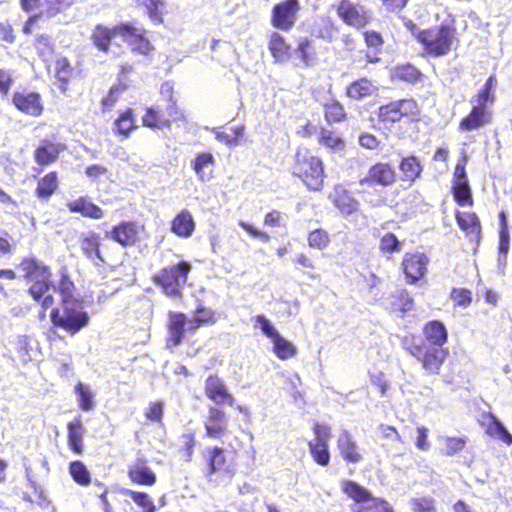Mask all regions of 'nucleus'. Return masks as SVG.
Returning a JSON list of instances; mask_svg holds the SVG:
<instances>
[{
    "mask_svg": "<svg viewBox=\"0 0 512 512\" xmlns=\"http://www.w3.org/2000/svg\"><path fill=\"white\" fill-rule=\"evenodd\" d=\"M68 471L73 481L78 485L85 487L91 483V473L82 461H71L68 465Z\"/></svg>",
    "mask_w": 512,
    "mask_h": 512,
    "instance_id": "8fccbe9b",
    "label": "nucleus"
},
{
    "mask_svg": "<svg viewBox=\"0 0 512 512\" xmlns=\"http://www.w3.org/2000/svg\"><path fill=\"white\" fill-rule=\"evenodd\" d=\"M244 126H233L227 131H216L215 137L218 141L224 143L227 146H235L239 144L242 137L244 136Z\"/></svg>",
    "mask_w": 512,
    "mask_h": 512,
    "instance_id": "13d9d810",
    "label": "nucleus"
},
{
    "mask_svg": "<svg viewBox=\"0 0 512 512\" xmlns=\"http://www.w3.org/2000/svg\"><path fill=\"white\" fill-rule=\"evenodd\" d=\"M451 193L455 203L461 207H472L474 198L469 182H452Z\"/></svg>",
    "mask_w": 512,
    "mask_h": 512,
    "instance_id": "a18cd8bd",
    "label": "nucleus"
},
{
    "mask_svg": "<svg viewBox=\"0 0 512 512\" xmlns=\"http://www.w3.org/2000/svg\"><path fill=\"white\" fill-rule=\"evenodd\" d=\"M74 391L78 396V406L81 410L90 411L94 408V394L87 385L78 382Z\"/></svg>",
    "mask_w": 512,
    "mask_h": 512,
    "instance_id": "4d7b16f0",
    "label": "nucleus"
},
{
    "mask_svg": "<svg viewBox=\"0 0 512 512\" xmlns=\"http://www.w3.org/2000/svg\"><path fill=\"white\" fill-rule=\"evenodd\" d=\"M130 481L136 485L153 486L157 477L153 470L149 467L148 461L144 457L137 458L127 470Z\"/></svg>",
    "mask_w": 512,
    "mask_h": 512,
    "instance_id": "a878e982",
    "label": "nucleus"
},
{
    "mask_svg": "<svg viewBox=\"0 0 512 512\" xmlns=\"http://www.w3.org/2000/svg\"><path fill=\"white\" fill-rule=\"evenodd\" d=\"M454 215L460 230L465 232L467 236H472L479 241L482 234V225L478 215L475 212L460 210H456Z\"/></svg>",
    "mask_w": 512,
    "mask_h": 512,
    "instance_id": "4c0bfd02",
    "label": "nucleus"
},
{
    "mask_svg": "<svg viewBox=\"0 0 512 512\" xmlns=\"http://www.w3.org/2000/svg\"><path fill=\"white\" fill-rule=\"evenodd\" d=\"M58 188V172L49 171L38 179L34 194L39 200L48 201L57 192Z\"/></svg>",
    "mask_w": 512,
    "mask_h": 512,
    "instance_id": "58836bf2",
    "label": "nucleus"
},
{
    "mask_svg": "<svg viewBox=\"0 0 512 512\" xmlns=\"http://www.w3.org/2000/svg\"><path fill=\"white\" fill-rule=\"evenodd\" d=\"M190 329H199L204 326H211L217 322V313L202 304L195 308V315L190 319Z\"/></svg>",
    "mask_w": 512,
    "mask_h": 512,
    "instance_id": "de8ad7c7",
    "label": "nucleus"
},
{
    "mask_svg": "<svg viewBox=\"0 0 512 512\" xmlns=\"http://www.w3.org/2000/svg\"><path fill=\"white\" fill-rule=\"evenodd\" d=\"M160 94L166 101L167 113L169 115H181L183 114L180 107L178 106L177 99L175 97L174 85L170 81L162 83L160 86Z\"/></svg>",
    "mask_w": 512,
    "mask_h": 512,
    "instance_id": "603ef678",
    "label": "nucleus"
},
{
    "mask_svg": "<svg viewBox=\"0 0 512 512\" xmlns=\"http://www.w3.org/2000/svg\"><path fill=\"white\" fill-rule=\"evenodd\" d=\"M342 492L355 504L371 503L370 508L380 509L382 512H394L388 502L379 497H374L371 492L353 480H345L341 485Z\"/></svg>",
    "mask_w": 512,
    "mask_h": 512,
    "instance_id": "2eb2a0df",
    "label": "nucleus"
},
{
    "mask_svg": "<svg viewBox=\"0 0 512 512\" xmlns=\"http://www.w3.org/2000/svg\"><path fill=\"white\" fill-rule=\"evenodd\" d=\"M81 253L95 266H113L116 257L113 247L105 244L100 233L89 230L79 236Z\"/></svg>",
    "mask_w": 512,
    "mask_h": 512,
    "instance_id": "9d476101",
    "label": "nucleus"
},
{
    "mask_svg": "<svg viewBox=\"0 0 512 512\" xmlns=\"http://www.w3.org/2000/svg\"><path fill=\"white\" fill-rule=\"evenodd\" d=\"M89 314L75 298H63L59 307L50 312L52 324L70 335H75L89 324Z\"/></svg>",
    "mask_w": 512,
    "mask_h": 512,
    "instance_id": "6e6552de",
    "label": "nucleus"
},
{
    "mask_svg": "<svg viewBox=\"0 0 512 512\" xmlns=\"http://www.w3.org/2000/svg\"><path fill=\"white\" fill-rule=\"evenodd\" d=\"M498 221H499V243H498V250L499 253L503 254L504 256L507 255L510 247V233H509V226L507 221V216L504 210H501L498 213Z\"/></svg>",
    "mask_w": 512,
    "mask_h": 512,
    "instance_id": "864d4df0",
    "label": "nucleus"
},
{
    "mask_svg": "<svg viewBox=\"0 0 512 512\" xmlns=\"http://www.w3.org/2000/svg\"><path fill=\"white\" fill-rule=\"evenodd\" d=\"M268 50L275 62H288L292 57V46L285 36L279 32H272L268 39Z\"/></svg>",
    "mask_w": 512,
    "mask_h": 512,
    "instance_id": "f704fd0d",
    "label": "nucleus"
},
{
    "mask_svg": "<svg viewBox=\"0 0 512 512\" xmlns=\"http://www.w3.org/2000/svg\"><path fill=\"white\" fill-rule=\"evenodd\" d=\"M80 73L81 71L77 70L66 56H60L54 62V76L58 82V87L63 92L68 89L71 80Z\"/></svg>",
    "mask_w": 512,
    "mask_h": 512,
    "instance_id": "72a5a7b5",
    "label": "nucleus"
},
{
    "mask_svg": "<svg viewBox=\"0 0 512 512\" xmlns=\"http://www.w3.org/2000/svg\"><path fill=\"white\" fill-rule=\"evenodd\" d=\"M290 173L299 179L307 190L320 192L324 189L327 177L323 159L310 148L299 146L292 157Z\"/></svg>",
    "mask_w": 512,
    "mask_h": 512,
    "instance_id": "f03ea898",
    "label": "nucleus"
},
{
    "mask_svg": "<svg viewBox=\"0 0 512 512\" xmlns=\"http://www.w3.org/2000/svg\"><path fill=\"white\" fill-rule=\"evenodd\" d=\"M205 396L216 405L223 404L233 406L235 398L230 392L223 378L213 373L207 376L204 382Z\"/></svg>",
    "mask_w": 512,
    "mask_h": 512,
    "instance_id": "aec40b11",
    "label": "nucleus"
},
{
    "mask_svg": "<svg viewBox=\"0 0 512 512\" xmlns=\"http://www.w3.org/2000/svg\"><path fill=\"white\" fill-rule=\"evenodd\" d=\"M75 289L74 283L66 268L60 271V279L58 282V290L63 298H73L72 294Z\"/></svg>",
    "mask_w": 512,
    "mask_h": 512,
    "instance_id": "774afa93",
    "label": "nucleus"
},
{
    "mask_svg": "<svg viewBox=\"0 0 512 512\" xmlns=\"http://www.w3.org/2000/svg\"><path fill=\"white\" fill-rule=\"evenodd\" d=\"M125 493L132 499V501L138 507H140L142 509V512H155L156 511L154 502L148 493L143 492V491H134V490H127Z\"/></svg>",
    "mask_w": 512,
    "mask_h": 512,
    "instance_id": "e2e57ef3",
    "label": "nucleus"
},
{
    "mask_svg": "<svg viewBox=\"0 0 512 512\" xmlns=\"http://www.w3.org/2000/svg\"><path fill=\"white\" fill-rule=\"evenodd\" d=\"M295 53L305 67L313 66L319 55L314 40L309 37H300L296 41Z\"/></svg>",
    "mask_w": 512,
    "mask_h": 512,
    "instance_id": "a19ab883",
    "label": "nucleus"
},
{
    "mask_svg": "<svg viewBox=\"0 0 512 512\" xmlns=\"http://www.w3.org/2000/svg\"><path fill=\"white\" fill-rule=\"evenodd\" d=\"M255 321L260 325L263 334L273 341V352L277 358L287 360L297 354L296 347L283 338L264 315H257Z\"/></svg>",
    "mask_w": 512,
    "mask_h": 512,
    "instance_id": "f3484780",
    "label": "nucleus"
},
{
    "mask_svg": "<svg viewBox=\"0 0 512 512\" xmlns=\"http://www.w3.org/2000/svg\"><path fill=\"white\" fill-rule=\"evenodd\" d=\"M66 145L44 138L39 141L33 151V159L41 167H47L57 162Z\"/></svg>",
    "mask_w": 512,
    "mask_h": 512,
    "instance_id": "5701e85b",
    "label": "nucleus"
},
{
    "mask_svg": "<svg viewBox=\"0 0 512 512\" xmlns=\"http://www.w3.org/2000/svg\"><path fill=\"white\" fill-rule=\"evenodd\" d=\"M127 88L124 83H117L110 87L107 94L101 100V109L103 112L111 110L119 101L120 95Z\"/></svg>",
    "mask_w": 512,
    "mask_h": 512,
    "instance_id": "680f3d73",
    "label": "nucleus"
},
{
    "mask_svg": "<svg viewBox=\"0 0 512 512\" xmlns=\"http://www.w3.org/2000/svg\"><path fill=\"white\" fill-rule=\"evenodd\" d=\"M402 249L401 242L393 232L385 233L379 241V251L385 255H392L400 252Z\"/></svg>",
    "mask_w": 512,
    "mask_h": 512,
    "instance_id": "052dcab7",
    "label": "nucleus"
},
{
    "mask_svg": "<svg viewBox=\"0 0 512 512\" xmlns=\"http://www.w3.org/2000/svg\"><path fill=\"white\" fill-rule=\"evenodd\" d=\"M375 115L378 125L389 129L397 123L410 124L419 121L421 106L414 97H405L381 104Z\"/></svg>",
    "mask_w": 512,
    "mask_h": 512,
    "instance_id": "39448f33",
    "label": "nucleus"
},
{
    "mask_svg": "<svg viewBox=\"0 0 512 512\" xmlns=\"http://www.w3.org/2000/svg\"><path fill=\"white\" fill-rule=\"evenodd\" d=\"M496 77L491 75L484 85L472 96L469 112L459 121L458 129L462 132L479 130L492 122L491 108L496 102Z\"/></svg>",
    "mask_w": 512,
    "mask_h": 512,
    "instance_id": "7ed1b4c3",
    "label": "nucleus"
},
{
    "mask_svg": "<svg viewBox=\"0 0 512 512\" xmlns=\"http://www.w3.org/2000/svg\"><path fill=\"white\" fill-rule=\"evenodd\" d=\"M205 436L209 439L220 440L229 431V420L224 409L217 405L208 407V414L203 421Z\"/></svg>",
    "mask_w": 512,
    "mask_h": 512,
    "instance_id": "a211bd4d",
    "label": "nucleus"
},
{
    "mask_svg": "<svg viewBox=\"0 0 512 512\" xmlns=\"http://www.w3.org/2000/svg\"><path fill=\"white\" fill-rule=\"evenodd\" d=\"M334 9L344 24L356 29L364 28L372 21L371 11L352 0H339Z\"/></svg>",
    "mask_w": 512,
    "mask_h": 512,
    "instance_id": "f8f14e48",
    "label": "nucleus"
},
{
    "mask_svg": "<svg viewBox=\"0 0 512 512\" xmlns=\"http://www.w3.org/2000/svg\"><path fill=\"white\" fill-rule=\"evenodd\" d=\"M328 199L344 215H351L359 211L360 204L358 200L342 185H335Z\"/></svg>",
    "mask_w": 512,
    "mask_h": 512,
    "instance_id": "393cba45",
    "label": "nucleus"
},
{
    "mask_svg": "<svg viewBox=\"0 0 512 512\" xmlns=\"http://www.w3.org/2000/svg\"><path fill=\"white\" fill-rule=\"evenodd\" d=\"M478 423L489 437L501 441L507 446L512 445V434L492 412H483Z\"/></svg>",
    "mask_w": 512,
    "mask_h": 512,
    "instance_id": "b1692460",
    "label": "nucleus"
},
{
    "mask_svg": "<svg viewBox=\"0 0 512 512\" xmlns=\"http://www.w3.org/2000/svg\"><path fill=\"white\" fill-rule=\"evenodd\" d=\"M404 349L413 356L427 375H439L449 355L447 348L428 347L415 334L402 339Z\"/></svg>",
    "mask_w": 512,
    "mask_h": 512,
    "instance_id": "0eeeda50",
    "label": "nucleus"
},
{
    "mask_svg": "<svg viewBox=\"0 0 512 512\" xmlns=\"http://www.w3.org/2000/svg\"><path fill=\"white\" fill-rule=\"evenodd\" d=\"M398 168L401 172V181L409 185L420 179L424 170L420 159L413 154L402 157L399 160Z\"/></svg>",
    "mask_w": 512,
    "mask_h": 512,
    "instance_id": "473e14b6",
    "label": "nucleus"
},
{
    "mask_svg": "<svg viewBox=\"0 0 512 512\" xmlns=\"http://www.w3.org/2000/svg\"><path fill=\"white\" fill-rule=\"evenodd\" d=\"M118 36L117 25L109 27L104 24H96L91 32L90 41L95 49L102 53H109L113 39Z\"/></svg>",
    "mask_w": 512,
    "mask_h": 512,
    "instance_id": "7c9ffc66",
    "label": "nucleus"
},
{
    "mask_svg": "<svg viewBox=\"0 0 512 512\" xmlns=\"http://www.w3.org/2000/svg\"><path fill=\"white\" fill-rule=\"evenodd\" d=\"M12 104L18 111L32 117H39L44 111L42 97L36 91L23 90L14 92Z\"/></svg>",
    "mask_w": 512,
    "mask_h": 512,
    "instance_id": "412c9836",
    "label": "nucleus"
},
{
    "mask_svg": "<svg viewBox=\"0 0 512 512\" xmlns=\"http://www.w3.org/2000/svg\"><path fill=\"white\" fill-rule=\"evenodd\" d=\"M429 264V258L422 252H407L404 254L401 267L408 284H416L421 280Z\"/></svg>",
    "mask_w": 512,
    "mask_h": 512,
    "instance_id": "6ab92c4d",
    "label": "nucleus"
},
{
    "mask_svg": "<svg viewBox=\"0 0 512 512\" xmlns=\"http://www.w3.org/2000/svg\"><path fill=\"white\" fill-rule=\"evenodd\" d=\"M34 47L40 57H44L46 54L51 55L55 50L52 37L46 33L38 34L35 37Z\"/></svg>",
    "mask_w": 512,
    "mask_h": 512,
    "instance_id": "338daca9",
    "label": "nucleus"
},
{
    "mask_svg": "<svg viewBox=\"0 0 512 512\" xmlns=\"http://www.w3.org/2000/svg\"><path fill=\"white\" fill-rule=\"evenodd\" d=\"M137 129L136 114L130 107L121 110L113 122V133L121 140L130 138Z\"/></svg>",
    "mask_w": 512,
    "mask_h": 512,
    "instance_id": "c756f323",
    "label": "nucleus"
},
{
    "mask_svg": "<svg viewBox=\"0 0 512 512\" xmlns=\"http://www.w3.org/2000/svg\"><path fill=\"white\" fill-rule=\"evenodd\" d=\"M307 242L312 249L324 250L329 246L331 238L325 229L316 228L308 233Z\"/></svg>",
    "mask_w": 512,
    "mask_h": 512,
    "instance_id": "6e6d98bb",
    "label": "nucleus"
},
{
    "mask_svg": "<svg viewBox=\"0 0 512 512\" xmlns=\"http://www.w3.org/2000/svg\"><path fill=\"white\" fill-rule=\"evenodd\" d=\"M237 450L230 445L225 449L219 445L206 447L202 452L203 473L207 478L215 475L234 476L235 463L234 456Z\"/></svg>",
    "mask_w": 512,
    "mask_h": 512,
    "instance_id": "1a4fd4ad",
    "label": "nucleus"
},
{
    "mask_svg": "<svg viewBox=\"0 0 512 512\" xmlns=\"http://www.w3.org/2000/svg\"><path fill=\"white\" fill-rule=\"evenodd\" d=\"M191 271V262L180 260L163 266L152 275L151 279L164 295L172 299H181Z\"/></svg>",
    "mask_w": 512,
    "mask_h": 512,
    "instance_id": "423d86ee",
    "label": "nucleus"
},
{
    "mask_svg": "<svg viewBox=\"0 0 512 512\" xmlns=\"http://www.w3.org/2000/svg\"><path fill=\"white\" fill-rule=\"evenodd\" d=\"M215 157L210 152H203L199 153L195 156V158L192 161V168L196 175L203 179L204 175V168L205 167H213L215 165Z\"/></svg>",
    "mask_w": 512,
    "mask_h": 512,
    "instance_id": "0e129e2a",
    "label": "nucleus"
},
{
    "mask_svg": "<svg viewBox=\"0 0 512 512\" xmlns=\"http://www.w3.org/2000/svg\"><path fill=\"white\" fill-rule=\"evenodd\" d=\"M139 32L140 33H138L137 36L129 40L127 44L131 48L132 52L144 56H150L154 52L155 47L148 38V31L144 28L142 31Z\"/></svg>",
    "mask_w": 512,
    "mask_h": 512,
    "instance_id": "09e8293b",
    "label": "nucleus"
},
{
    "mask_svg": "<svg viewBox=\"0 0 512 512\" xmlns=\"http://www.w3.org/2000/svg\"><path fill=\"white\" fill-rule=\"evenodd\" d=\"M422 333L425 344H429L428 347L443 348L448 342L449 333L445 324L440 320L427 321L422 327Z\"/></svg>",
    "mask_w": 512,
    "mask_h": 512,
    "instance_id": "bb28decb",
    "label": "nucleus"
},
{
    "mask_svg": "<svg viewBox=\"0 0 512 512\" xmlns=\"http://www.w3.org/2000/svg\"><path fill=\"white\" fill-rule=\"evenodd\" d=\"M164 409L165 405L163 401H151L144 411V416L147 421L162 425Z\"/></svg>",
    "mask_w": 512,
    "mask_h": 512,
    "instance_id": "69168bd1",
    "label": "nucleus"
},
{
    "mask_svg": "<svg viewBox=\"0 0 512 512\" xmlns=\"http://www.w3.org/2000/svg\"><path fill=\"white\" fill-rule=\"evenodd\" d=\"M180 439L181 445L178 448V453L185 462H191L197 445L196 434L193 431H189L183 433Z\"/></svg>",
    "mask_w": 512,
    "mask_h": 512,
    "instance_id": "5fc2aeb1",
    "label": "nucleus"
},
{
    "mask_svg": "<svg viewBox=\"0 0 512 512\" xmlns=\"http://www.w3.org/2000/svg\"><path fill=\"white\" fill-rule=\"evenodd\" d=\"M317 141L321 147L334 152L342 151L346 147L345 139L342 136L338 135L335 131L324 127L320 128Z\"/></svg>",
    "mask_w": 512,
    "mask_h": 512,
    "instance_id": "37998d69",
    "label": "nucleus"
},
{
    "mask_svg": "<svg viewBox=\"0 0 512 512\" xmlns=\"http://www.w3.org/2000/svg\"><path fill=\"white\" fill-rule=\"evenodd\" d=\"M377 91L378 88L372 80L360 77L346 86L344 94L351 100L360 101L372 97Z\"/></svg>",
    "mask_w": 512,
    "mask_h": 512,
    "instance_id": "c9c22d12",
    "label": "nucleus"
},
{
    "mask_svg": "<svg viewBox=\"0 0 512 512\" xmlns=\"http://www.w3.org/2000/svg\"><path fill=\"white\" fill-rule=\"evenodd\" d=\"M308 448L313 461L317 465L326 467L330 464L331 453L329 448V442L309 440Z\"/></svg>",
    "mask_w": 512,
    "mask_h": 512,
    "instance_id": "49530a36",
    "label": "nucleus"
},
{
    "mask_svg": "<svg viewBox=\"0 0 512 512\" xmlns=\"http://www.w3.org/2000/svg\"><path fill=\"white\" fill-rule=\"evenodd\" d=\"M183 118L181 115H169L167 107L162 108L159 105L148 106L144 109L141 121L142 125L149 129H169L172 122Z\"/></svg>",
    "mask_w": 512,
    "mask_h": 512,
    "instance_id": "4be33fe9",
    "label": "nucleus"
},
{
    "mask_svg": "<svg viewBox=\"0 0 512 512\" xmlns=\"http://www.w3.org/2000/svg\"><path fill=\"white\" fill-rule=\"evenodd\" d=\"M136 4L145 8L147 16L153 23H163L162 9L165 6V0H136Z\"/></svg>",
    "mask_w": 512,
    "mask_h": 512,
    "instance_id": "3c124183",
    "label": "nucleus"
},
{
    "mask_svg": "<svg viewBox=\"0 0 512 512\" xmlns=\"http://www.w3.org/2000/svg\"><path fill=\"white\" fill-rule=\"evenodd\" d=\"M108 237L120 246L136 247L149 238L145 224L136 220H122L113 225Z\"/></svg>",
    "mask_w": 512,
    "mask_h": 512,
    "instance_id": "9b49d317",
    "label": "nucleus"
},
{
    "mask_svg": "<svg viewBox=\"0 0 512 512\" xmlns=\"http://www.w3.org/2000/svg\"><path fill=\"white\" fill-rule=\"evenodd\" d=\"M323 111L328 124L342 123L348 119V113L339 100L332 99L324 103Z\"/></svg>",
    "mask_w": 512,
    "mask_h": 512,
    "instance_id": "c03bdc74",
    "label": "nucleus"
},
{
    "mask_svg": "<svg viewBox=\"0 0 512 512\" xmlns=\"http://www.w3.org/2000/svg\"><path fill=\"white\" fill-rule=\"evenodd\" d=\"M84 425L80 418L67 423V441L70 450L81 455L84 452Z\"/></svg>",
    "mask_w": 512,
    "mask_h": 512,
    "instance_id": "ea45409f",
    "label": "nucleus"
},
{
    "mask_svg": "<svg viewBox=\"0 0 512 512\" xmlns=\"http://www.w3.org/2000/svg\"><path fill=\"white\" fill-rule=\"evenodd\" d=\"M66 206L71 213H79L89 219L99 220L104 216L103 209L92 202L87 196H81L68 201Z\"/></svg>",
    "mask_w": 512,
    "mask_h": 512,
    "instance_id": "e433bc0d",
    "label": "nucleus"
},
{
    "mask_svg": "<svg viewBox=\"0 0 512 512\" xmlns=\"http://www.w3.org/2000/svg\"><path fill=\"white\" fill-rule=\"evenodd\" d=\"M398 175L395 166L390 162L377 161L372 164L367 173L359 179L361 186H380L383 188L393 186Z\"/></svg>",
    "mask_w": 512,
    "mask_h": 512,
    "instance_id": "dca6fc26",
    "label": "nucleus"
},
{
    "mask_svg": "<svg viewBox=\"0 0 512 512\" xmlns=\"http://www.w3.org/2000/svg\"><path fill=\"white\" fill-rule=\"evenodd\" d=\"M196 229L192 213L187 209L180 210L170 222L171 232L179 238H190Z\"/></svg>",
    "mask_w": 512,
    "mask_h": 512,
    "instance_id": "2f4dec72",
    "label": "nucleus"
},
{
    "mask_svg": "<svg viewBox=\"0 0 512 512\" xmlns=\"http://www.w3.org/2000/svg\"><path fill=\"white\" fill-rule=\"evenodd\" d=\"M449 298L455 307L467 308L472 304V291L464 287H454L449 293Z\"/></svg>",
    "mask_w": 512,
    "mask_h": 512,
    "instance_id": "bf43d9fd",
    "label": "nucleus"
},
{
    "mask_svg": "<svg viewBox=\"0 0 512 512\" xmlns=\"http://www.w3.org/2000/svg\"><path fill=\"white\" fill-rule=\"evenodd\" d=\"M336 445L339 455L346 463L355 464L362 461V452L356 440L348 430H343L340 433Z\"/></svg>",
    "mask_w": 512,
    "mask_h": 512,
    "instance_id": "cd10ccee",
    "label": "nucleus"
},
{
    "mask_svg": "<svg viewBox=\"0 0 512 512\" xmlns=\"http://www.w3.org/2000/svg\"><path fill=\"white\" fill-rule=\"evenodd\" d=\"M21 9L26 13L39 10L44 6V13L47 17H54L65 8L70 6L69 0H20Z\"/></svg>",
    "mask_w": 512,
    "mask_h": 512,
    "instance_id": "c85d7f7f",
    "label": "nucleus"
},
{
    "mask_svg": "<svg viewBox=\"0 0 512 512\" xmlns=\"http://www.w3.org/2000/svg\"><path fill=\"white\" fill-rule=\"evenodd\" d=\"M416 40L423 47L422 55L434 58L446 56L459 42L456 27L445 23L422 29Z\"/></svg>",
    "mask_w": 512,
    "mask_h": 512,
    "instance_id": "20e7f679",
    "label": "nucleus"
},
{
    "mask_svg": "<svg viewBox=\"0 0 512 512\" xmlns=\"http://www.w3.org/2000/svg\"><path fill=\"white\" fill-rule=\"evenodd\" d=\"M17 268L28 284L27 293L29 296L46 310L54 302L53 296L49 293L53 287L51 267L37 257L30 255L23 257Z\"/></svg>",
    "mask_w": 512,
    "mask_h": 512,
    "instance_id": "f257e3e1",
    "label": "nucleus"
},
{
    "mask_svg": "<svg viewBox=\"0 0 512 512\" xmlns=\"http://www.w3.org/2000/svg\"><path fill=\"white\" fill-rule=\"evenodd\" d=\"M191 318L182 311H169L167 313L165 344L169 348L179 346L187 333H193L197 329H190Z\"/></svg>",
    "mask_w": 512,
    "mask_h": 512,
    "instance_id": "4468645a",
    "label": "nucleus"
},
{
    "mask_svg": "<svg viewBox=\"0 0 512 512\" xmlns=\"http://www.w3.org/2000/svg\"><path fill=\"white\" fill-rule=\"evenodd\" d=\"M391 77L394 80L415 84L422 81L424 75L415 65L411 63H403L398 64L393 68Z\"/></svg>",
    "mask_w": 512,
    "mask_h": 512,
    "instance_id": "79ce46f5",
    "label": "nucleus"
},
{
    "mask_svg": "<svg viewBox=\"0 0 512 512\" xmlns=\"http://www.w3.org/2000/svg\"><path fill=\"white\" fill-rule=\"evenodd\" d=\"M300 10L299 0H282L272 7L270 23L274 28L288 32L295 26Z\"/></svg>",
    "mask_w": 512,
    "mask_h": 512,
    "instance_id": "ddd939ff",
    "label": "nucleus"
}]
</instances>
